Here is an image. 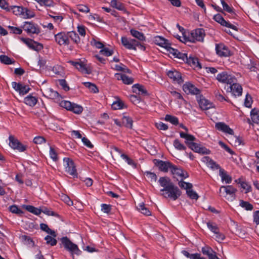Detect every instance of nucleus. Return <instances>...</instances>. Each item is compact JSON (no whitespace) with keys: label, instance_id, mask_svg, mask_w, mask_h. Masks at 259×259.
Here are the masks:
<instances>
[{"label":"nucleus","instance_id":"nucleus-30","mask_svg":"<svg viewBox=\"0 0 259 259\" xmlns=\"http://www.w3.org/2000/svg\"><path fill=\"white\" fill-rule=\"evenodd\" d=\"M136 207L137 210L142 214L147 216L151 215V212L146 207L144 202L139 203Z\"/></svg>","mask_w":259,"mask_h":259},{"label":"nucleus","instance_id":"nucleus-50","mask_svg":"<svg viewBox=\"0 0 259 259\" xmlns=\"http://www.w3.org/2000/svg\"><path fill=\"white\" fill-rule=\"evenodd\" d=\"M202 252L204 254L207 255L208 258L215 252L211 248L208 247H203Z\"/></svg>","mask_w":259,"mask_h":259},{"label":"nucleus","instance_id":"nucleus-59","mask_svg":"<svg viewBox=\"0 0 259 259\" xmlns=\"http://www.w3.org/2000/svg\"><path fill=\"white\" fill-rule=\"evenodd\" d=\"M101 210L106 213H108L111 211V205L106 204H102L101 205Z\"/></svg>","mask_w":259,"mask_h":259},{"label":"nucleus","instance_id":"nucleus-27","mask_svg":"<svg viewBox=\"0 0 259 259\" xmlns=\"http://www.w3.org/2000/svg\"><path fill=\"white\" fill-rule=\"evenodd\" d=\"M216 53L218 55L221 57L226 56L227 52V48L223 43L216 44L215 45Z\"/></svg>","mask_w":259,"mask_h":259},{"label":"nucleus","instance_id":"nucleus-55","mask_svg":"<svg viewBox=\"0 0 259 259\" xmlns=\"http://www.w3.org/2000/svg\"><path fill=\"white\" fill-rule=\"evenodd\" d=\"M60 199L68 205H73V201L68 195H59Z\"/></svg>","mask_w":259,"mask_h":259},{"label":"nucleus","instance_id":"nucleus-32","mask_svg":"<svg viewBox=\"0 0 259 259\" xmlns=\"http://www.w3.org/2000/svg\"><path fill=\"white\" fill-rule=\"evenodd\" d=\"M228 138L230 144L234 146H239L242 143V140L237 136H230Z\"/></svg>","mask_w":259,"mask_h":259},{"label":"nucleus","instance_id":"nucleus-46","mask_svg":"<svg viewBox=\"0 0 259 259\" xmlns=\"http://www.w3.org/2000/svg\"><path fill=\"white\" fill-rule=\"evenodd\" d=\"M0 61L5 64H11L14 63V60L6 55L0 56Z\"/></svg>","mask_w":259,"mask_h":259},{"label":"nucleus","instance_id":"nucleus-64","mask_svg":"<svg viewBox=\"0 0 259 259\" xmlns=\"http://www.w3.org/2000/svg\"><path fill=\"white\" fill-rule=\"evenodd\" d=\"M91 44L92 45H93L98 49H102L104 47V45L101 42L98 41L95 39H93L91 41Z\"/></svg>","mask_w":259,"mask_h":259},{"label":"nucleus","instance_id":"nucleus-49","mask_svg":"<svg viewBox=\"0 0 259 259\" xmlns=\"http://www.w3.org/2000/svg\"><path fill=\"white\" fill-rule=\"evenodd\" d=\"M165 120L175 125H177L179 123L178 118L170 115H166L165 117Z\"/></svg>","mask_w":259,"mask_h":259},{"label":"nucleus","instance_id":"nucleus-14","mask_svg":"<svg viewBox=\"0 0 259 259\" xmlns=\"http://www.w3.org/2000/svg\"><path fill=\"white\" fill-rule=\"evenodd\" d=\"M56 42L60 45H68L69 40L68 38V32H60L55 35Z\"/></svg>","mask_w":259,"mask_h":259},{"label":"nucleus","instance_id":"nucleus-13","mask_svg":"<svg viewBox=\"0 0 259 259\" xmlns=\"http://www.w3.org/2000/svg\"><path fill=\"white\" fill-rule=\"evenodd\" d=\"M9 145L11 148L14 149H17L19 151L23 152L25 150V147L17 139L13 136L10 135L9 137Z\"/></svg>","mask_w":259,"mask_h":259},{"label":"nucleus","instance_id":"nucleus-2","mask_svg":"<svg viewBox=\"0 0 259 259\" xmlns=\"http://www.w3.org/2000/svg\"><path fill=\"white\" fill-rule=\"evenodd\" d=\"M180 137L186 139V143L188 145L189 148L194 152L202 154L209 153V151L207 150L205 148L200 147L199 144L193 142L195 140V138L193 135L181 132Z\"/></svg>","mask_w":259,"mask_h":259},{"label":"nucleus","instance_id":"nucleus-1","mask_svg":"<svg viewBox=\"0 0 259 259\" xmlns=\"http://www.w3.org/2000/svg\"><path fill=\"white\" fill-rule=\"evenodd\" d=\"M131 35L137 40L132 38H128L126 37H122L121 41L122 45L127 49L136 50L137 47L141 49L145 50V47L141 43V41L145 40L146 38L144 34L134 29L130 30Z\"/></svg>","mask_w":259,"mask_h":259},{"label":"nucleus","instance_id":"nucleus-33","mask_svg":"<svg viewBox=\"0 0 259 259\" xmlns=\"http://www.w3.org/2000/svg\"><path fill=\"white\" fill-rule=\"evenodd\" d=\"M252 121L256 124H259V110L253 109L251 111Z\"/></svg>","mask_w":259,"mask_h":259},{"label":"nucleus","instance_id":"nucleus-52","mask_svg":"<svg viewBox=\"0 0 259 259\" xmlns=\"http://www.w3.org/2000/svg\"><path fill=\"white\" fill-rule=\"evenodd\" d=\"M123 103L121 101H117L113 102L112 104V108L114 110H118L123 108Z\"/></svg>","mask_w":259,"mask_h":259},{"label":"nucleus","instance_id":"nucleus-23","mask_svg":"<svg viewBox=\"0 0 259 259\" xmlns=\"http://www.w3.org/2000/svg\"><path fill=\"white\" fill-rule=\"evenodd\" d=\"M170 54L172 55L175 58L179 60L185 61L187 58L186 54L180 52L178 50L172 48H169L168 52Z\"/></svg>","mask_w":259,"mask_h":259},{"label":"nucleus","instance_id":"nucleus-45","mask_svg":"<svg viewBox=\"0 0 259 259\" xmlns=\"http://www.w3.org/2000/svg\"><path fill=\"white\" fill-rule=\"evenodd\" d=\"M9 209V210L13 213L19 215H21L23 213V211L15 205L10 206Z\"/></svg>","mask_w":259,"mask_h":259},{"label":"nucleus","instance_id":"nucleus-38","mask_svg":"<svg viewBox=\"0 0 259 259\" xmlns=\"http://www.w3.org/2000/svg\"><path fill=\"white\" fill-rule=\"evenodd\" d=\"M25 208L29 212H31L35 215H39L41 212V209L35 207L32 205H26Z\"/></svg>","mask_w":259,"mask_h":259},{"label":"nucleus","instance_id":"nucleus-6","mask_svg":"<svg viewBox=\"0 0 259 259\" xmlns=\"http://www.w3.org/2000/svg\"><path fill=\"white\" fill-rule=\"evenodd\" d=\"M10 11H12L15 15L20 16L24 19L34 16V14L32 11L21 6H11Z\"/></svg>","mask_w":259,"mask_h":259},{"label":"nucleus","instance_id":"nucleus-41","mask_svg":"<svg viewBox=\"0 0 259 259\" xmlns=\"http://www.w3.org/2000/svg\"><path fill=\"white\" fill-rule=\"evenodd\" d=\"M84 85L85 87L88 88L90 91L94 93H97L99 92L97 86L93 83L90 82H83Z\"/></svg>","mask_w":259,"mask_h":259},{"label":"nucleus","instance_id":"nucleus-25","mask_svg":"<svg viewBox=\"0 0 259 259\" xmlns=\"http://www.w3.org/2000/svg\"><path fill=\"white\" fill-rule=\"evenodd\" d=\"M115 76L118 80H121L124 84H132L134 79L133 78L127 76V75L122 73H116Z\"/></svg>","mask_w":259,"mask_h":259},{"label":"nucleus","instance_id":"nucleus-62","mask_svg":"<svg viewBox=\"0 0 259 259\" xmlns=\"http://www.w3.org/2000/svg\"><path fill=\"white\" fill-rule=\"evenodd\" d=\"M33 142L36 144H41L46 142V140L43 137L37 136L34 138Z\"/></svg>","mask_w":259,"mask_h":259},{"label":"nucleus","instance_id":"nucleus-21","mask_svg":"<svg viewBox=\"0 0 259 259\" xmlns=\"http://www.w3.org/2000/svg\"><path fill=\"white\" fill-rule=\"evenodd\" d=\"M155 41L157 45L165 48L167 52L169 51V48H171L168 41L161 36L156 37Z\"/></svg>","mask_w":259,"mask_h":259},{"label":"nucleus","instance_id":"nucleus-57","mask_svg":"<svg viewBox=\"0 0 259 259\" xmlns=\"http://www.w3.org/2000/svg\"><path fill=\"white\" fill-rule=\"evenodd\" d=\"M100 53L106 56H110L113 54V51L105 48H103V49L100 51Z\"/></svg>","mask_w":259,"mask_h":259},{"label":"nucleus","instance_id":"nucleus-48","mask_svg":"<svg viewBox=\"0 0 259 259\" xmlns=\"http://www.w3.org/2000/svg\"><path fill=\"white\" fill-rule=\"evenodd\" d=\"M114 69L117 71L131 73V71L123 64L115 65Z\"/></svg>","mask_w":259,"mask_h":259},{"label":"nucleus","instance_id":"nucleus-47","mask_svg":"<svg viewBox=\"0 0 259 259\" xmlns=\"http://www.w3.org/2000/svg\"><path fill=\"white\" fill-rule=\"evenodd\" d=\"M239 181L240 180H239ZM240 189L242 193H247L249 192L251 187L246 183L244 182H240Z\"/></svg>","mask_w":259,"mask_h":259},{"label":"nucleus","instance_id":"nucleus-63","mask_svg":"<svg viewBox=\"0 0 259 259\" xmlns=\"http://www.w3.org/2000/svg\"><path fill=\"white\" fill-rule=\"evenodd\" d=\"M77 9L80 12L87 13L90 11L89 8L85 5H78L77 7Z\"/></svg>","mask_w":259,"mask_h":259},{"label":"nucleus","instance_id":"nucleus-43","mask_svg":"<svg viewBox=\"0 0 259 259\" xmlns=\"http://www.w3.org/2000/svg\"><path fill=\"white\" fill-rule=\"evenodd\" d=\"M55 237L53 236L47 235L45 237V240L46 241L47 244L54 246L57 244V240L55 238Z\"/></svg>","mask_w":259,"mask_h":259},{"label":"nucleus","instance_id":"nucleus-36","mask_svg":"<svg viewBox=\"0 0 259 259\" xmlns=\"http://www.w3.org/2000/svg\"><path fill=\"white\" fill-rule=\"evenodd\" d=\"M40 227L41 230L47 232L48 234H50L51 235L54 237H56V232L54 230H52L51 229H50L47 224L41 223L40 225Z\"/></svg>","mask_w":259,"mask_h":259},{"label":"nucleus","instance_id":"nucleus-11","mask_svg":"<svg viewBox=\"0 0 259 259\" xmlns=\"http://www.w3.org/2000/svg\"><path fill=\"white\" fill-rule=\"evenodd\" d=\"M13 88L17 92H19L20 95H24L28 93L30 90L28 85L23 84L20 82L13 81L12 82Z\"/></svg>","mask_w":259,"mask_h":259},{"label":"nucleus","instance_id":"nucleus-22","mask_svg":"<svg viewBox=\"0 0 259 259\" xmlns=\"http://www.w3.org/2000/svg\"><path fill=\"white\" fill-rule=\"evenodd\" d=\"M197 100L199 103L200 107L202 110H207L209 109L211 106V104L208 102V101L204 98L202 96H197Z\"/></svg>","mask_w":259,"mask_h":259},{"label":"nucleus","instance_id":"nucleus-15","mask_svg":"<svg viewBox=\"0 0 259 259\" xmlns=\"http://www.w3.org/2000/svg\"><path fill=\"white\" fill-rule=\"evenodd\" d=\"M183 90L187 94H191L197 95L200 92L198 89L190 82H187L183 85Z\"/></svg>","mask_w":259,"mask_h":259},{"label":"nucleus","instance_id":"nucleus-24","mask_svg":"<svg viewBox=\"0 0 259 259\" xmlns=\"http://www.w3.org/2000/svg\"><path fill=\"white\" fill-rule=\"evenodd\" d=\"M69 63L75 67V68L80 72L86 74L90 73V71L88 69V68L85 67V65L82 62L70 61L69 62Z\"/></svg>","mask_w":259,"mask_h":259},{"label":"nucleus","instance_id":"nucleus-8","mask_svg":"<svg viewBox=\"0 0 259 259\" xmlns=\"http://www.w3.org/2000/svg\"><path fill=\"white\" fill-rule=\"evenodd\" d=\"M61 105L67 110L71 111L75 114H80L83 110L81 106L68 101H62L61 103Z\"/></svg>","mask_w":259,"mask_h":259},{"label":"nucleus","instance_id":"nucleus-31","mask_svg":"<svg viewBox=\"0 0 259 259\" xmlns=\"http://www.w3.org/2000/svg\"><path fill=\"white\" fill-rule=\"evenodd\" d=\"M37 102V99L35 97L31 95H28L24 98L25 103L31 107L35 106Z\"/></svg>","mask_w":259,"mask_h":259},{"label":"nucleus","instance_id":"nucleus-7","mask_svg":"<svg viewBox=\"0 0 259 259\" xmlns=\"http://www.w3.org/2000/svg\"><path fill=\"white\" fill-rule=\"evenodd\" d=\"M61 241L64 248L69 251L73 255V254L79 255L81 251L79 249L77 245L72 243L67 237H63L61 238Z\"/></svg>","mask_w":259,"mask_h":259},{"label":"nucleus","instance_id":"nucleus-40","mask_svg":"<svg viewBox=\"0 0 259 259\" xmlns=\"http://www.w3.org/2000/svg\"><path fill=\"white\" fill-rule=\"evenodd\" d=\"M239 205L244 208L246 210H252L253 209V205L247 201L240 200L239 201Z\"/></svg>","mask_w":259,"mask_h":259},{"label":"nucleus","instance_id":"nucleus-61","mask_svg":"<svg viewBox=\"0 0 259 259\" xmlns=\"http://www.w3.org/2000/svg\"><path fill=\"white\" fill-rule=\"evenodd\" d=\"M228 152L231 155V157L229 158L230 161L235 162L237 161V157L234 152L228 147Z\"/></svg>","mask_w":259,"mask_h":259},{"label":"nucleus","instance_id":"nucleus-53","mask_svg":"<svg viewBox=\"0 0 259 259\" xmlns=\"http://www.w3.org/2000/svg\"><path fill=\"white\" fill-rule=\"evenodd\" d=\"M217 79L218 80L222 83H226L227 82V73L225 72H222L221 73L217 75Z\"/></svg>","mask_w":259,"mask_h":259},{"label":"nucleus","instance_id":"nucleus-42","mask_svg":"<svg viewBox=\"0 0 259 259\" xmlns=\"http://www.w3.org/2000/svg\"><path fill=\"white\" fill-rule=\"evenodd\" d=\"M215 127L219 131L227 133V124L224 122H219L215 123Z\"/></svg>","mask_w":259,"mask_h":259},{"label":"nucleus","instance_id":"nucleus-10","mask_svg":"<svg viewBox=\"0 0 259 259\" xmlns=\"http://www.w3.org/2000/svg\"><path fill=\"white\" fill-rule=\"evenodd\" d=\"M170 170L174 177L177 178L178 180L179 178L181 180H184L189 177L187 172L184 171L182 168L175 165L172 164Z\"/></svg>","mask_w":259,"mask_h":259},{"label":"nucleus","instance_id":"nucleus-39","mask_svg":"<svg viewBox=\"0 0 259 259\" xmlns=\"http://www.w3.org/2000/svg\"><path fill=\"white\" fill-rule=\"evenodd\" d=\"M213 19L223 26H227V21L221 14H217L213 16Z\"/></svg>","mask_w":259,"mask_h":259},{"label":"nucleus","instance_id":"nucleus-44","mask_svg":"<svg viewBox=\"0 0 259 259\" xmlns=\"http://www.w3.org/2000/svg\"><path fill=\"white\" fill-rule=\"evenodd\" d=\"M111 6L119 10H123L124 8L123 5L117 0H112L111 2Z\"/></svg>","mask_w":259,"mask_h":259},{"label":"nucleus","instance_id":"nucleus-29","mask_svg":"<svg viewBox=\"0 0 259 259\" xmlns=\"http://www.w3.org/2000/svg\"><path fill=\"white\" fill-rule=\"evenodd\" d=\"M186 62L189 64L191 66L194 68L199 67L201 68V65L198 61L197 58L190 56L189 58H186Z\"/></svg>","mask_w":259,"mask_h":259},{"label":"nucleus","instance_id":"nucleus-54","mask_svg":"<svg viewBox=\"0 0 259 259\" xmlns=\"http://www.w3.org/2000/svg\"><path fill=\"white\" fill-rule=\"evenodd\" d=\"M174 146L175 147L179 150H184L186 149V147L180 143V141L176 139L174 142Z\"/></svg>","mask_w":259,"mask_h":259},{"label":"nucleus","instance_id":"nucleus-56","mask_svg":"<svg viewBox=\"0 0 259 259\" xmlns=\"http://www.w3.org/2000/svg\"><path fill=\"white\" fill-rule=\"evenodd\" d=\"M134 92H136L135 90H138L139 92H141L142 94H146L147 91L145 89L144 87L139 84H135L133 86Z\"/></svg>","mask_w":259,"mask_h":259},{"label":"nucleus","instance_id":"nucleus-20","mask_svg":"<svg viewBox=\"0 0 259 259\" xmlns=\"http://www.w3.org/2000/svg\"><path fill=\"white\" fill-rule=\"evenodd\" d=\"M228 34H229L236 39H238V29L237 25L235 24H232L228 21Z\"/></svg>","mask_w":259,"mask_h":259},{"label":"nucleus","instance_id":"nucleus-3","mask_svg":"<svg viewBox=\"0 0 259 259\" xmlns=\"http://www.w3.org/2000/svg\"><path fill=\"white\" fill-rule=\"evenodd\" d=\"M158 183L161 187L163 188L162 191H166L169 194H179L180 190L171 182V180L167 177H160Z\"/></svg>","mask_w":259,"mask_h":259},{"label":"nucleus","instance_id":"nucleus-4","mask_svg":"<svg viewBox=\"0 0 259 259\" xmlns=\"http://www.w3.org/2000/svg\"><path fill=\"white\" fill-rule=\"evenodd\" d=\"M201 161L206 164L207 166L212 170H219V175L222 178V181H224L227 180V174L225 170L217 163L214 160L208 156H204L202 158Z\"/></svg>","mask_w":259,"mask_h":259},{"label":"nucleus","instance_id":"nucleus-37","mask_svg":"<svg viewBox=\"0 0 259 259\" xmlns=\"http://www.w3.org/2000/svg\"><path fill=\"white\" fill-rule=\"evenodd\" d=\"M68 38L73 41L75 44H78L80 42V39L78 34L74 31H70L68 32Z\"/></svg>","mask_w":259,"mask_h":259},{"label":"nucleus","instance_id":"nucleus-16","mask_svg":"<svg viewBox=\"0 0 259 259\" xmlns=\"http://www.w3.org/2000/svg\"><path fill=\"white\" fill-rule=\"evenodd\" d=\"M23 29L28 33L38 34L40 30L37 26L31 22H25L23 25Z\"/></svg>","mask_w":259,"mask_h":259},{"label":"nucleus","instance_id":"nucleus-12","mask_svg":"<svg viewBox=\"0 0 259 259\" xmlns=\"http://www.w3.org/2000/svg\"><path fill=\"white\" fill-rule=\"evenodd\" d=\"M204 36V30L203 29H197L191 32L190 40L192 42H195V41H202Z\"/></svg>","mask_w":259,"mask_h":259},{"label":"nucleus","instance_id":"nucleus-28","mask_svg":"<svg viewBox=\"0 0 259 259\" xmlns=\"http://www.w3.org/2000/svg\"><path fill=\"white\" fill-rule=\"evenodd\" d=\"M45 96L52 99L59 100L60 96L56 91H53L52 89H48L45 91Z\"/></svg>","mask_w":259,"mask_h":259},{"label":"nucleus","instance_id":"nucleus-35","mask_svg":"<svg viewBox=\"0 0 259 259\" xmlns=\"http://www.w3.org/2000/svg\"><path fill=\"white\" fill-rule=\"evenodd\" d=\"M147 180L151 183H155L157 180V176L156 174L150 171H145L144 173Z\"/></svg>","mask_w":259,"mask_h":259},{"label":"nucleus","instance_id":"nucleus-19","mask_svg":"<svg viewBox=\"0 0 259 259\" xmlns=\"http://www.w3.org/2000/svg\"><path fill=\"white\" fill-rule=\"evenodd\" d=\"M167 75L170 78L172 79L174 81L179 84L184 81L182 78L181 73L176 70L168 71L167 72Z\"/></svg>","mask_w":259,"mask_h":259},{"label":"nucleus","instance_id":"nucleus-34","mask_svg":"<svg viewBox=\"0 0 259 259\" xmlns=\"http://www.w3.org/2000/svg\"><path fill=\"white\" fill-rule=\"evenodd\" d=\"M133 121L131 118L128 116H124L122 119V123L127 128H132Z\"/></svg>","mask_w":259,"mask_h":259},{"label":"nucleus","instance_id":"nucleus-9","mask_svg":"<svg viewBox=\"0 0 259 259\" xmlns=\"http://www.w3.org/2000/svg\"><path fill=\"white\" fill-rule=\"evenodd\" d=\"M65 171L73 178L77 177V174L73 161L69 158L63 159Z\"/></svg>","mask_w":259,"mask_h":259},{"label":"nucleus","instance_id":"nucleus-5","mask_svg":"<svg viewBox=\"0 0 259 259\" xmlns=\"http://www.w3.org/2000/svg\"><path fill=\"white\" fill-rule=\"evenodd\" d=\"M237 80L234 76L228 75V85L229 84V92L230 96L232 97H236L241 95L242 88L241 86L236 82Z\"/></svg>","mask_w":259,"mask_h":259},{"label":"nucleus","instance_id":"nucleus-58","mask_svg":"<svg viewBox=\"0 0 259 259\" xmlns=\"http://www.w3.org/2000/svg\"><path fill=\"white\" fill-rule=\"evenodd\" d=\"M252 103V100L251 97L249 95L247 94L244 102L245 106L246 107L250 108L251 107Z\"/></svg>","mask_w":259,"mask_h":259},{"label":"nucleus","instance_id":"nucleus-17","mask_svg":"<svg viewBox=\"0 0 259 259\" xmlns=\"http://www.w3.org/2000/svg\"><path fill=\"white\" fill-rule=\"evenodd\" d=\"M179 186L182 189L185 190L187 194H197L193 189V185L190 183H187L183 181V180H180L178 183Z\"/></svg>","mask_w":259,"mask_h":259},{"label":"nucleus","instance_id":"nucleus-51","mask_svg":"<svg viewBox=\"0 0 259 259\" xmlns=\"http://www.w3.org/2000/svg\"><path fill=\"white\" fill-rule=\"evenodd\" d=\"M207 226L208 228L212 232L215 234H217L218 231H219L218 228L217 226L210 222H208L207 223Z\"/></svg>","mask_w":259,"mask_h":259},{"label":"nucleus","instance_id":"nucleus-26","mask_svg":"<svg viewBox=\"0 0 259 259\" xmlns=\"http://www.w3.org/2000/svg\"><path fill=\"white\" fill-rule=\"evenodd\" d=\"M24 41L29 46V48L35 51H39L43 48L41 44L34 41L31 39H24Z\"/></svg>","mask_w":259,"mask_h":259},{"label":"nucleus","instance_id":"nucleus-60","mask_svg":"<svg viewBox=\"0 0 259 259\" xmlns=\"http://www.w3.org/2000/svg\"><path fill=\"white\" fill-rule=\"evenodd\" d=\"M0 7L7 11H10L11 6H9L8 4L5 0H0Z\"/></svg>","mask_w":259,"mask_h":259},{"label":"nucleus","instance_id":"nucleus-18","mask_svg":"<svg viewBox=\"0 0 259 259\" xmlns=\"http://www.w3.org/2000/svg\"><path fill=\"white\" fill-rule=\"evenodd\" d=\"M155 164L158 167L160 171L167 172L168 169H170L172 164L169 161L157 160L155 162Z\"/></svg>","mask_w":259,"mask_h":259}]
</instances>
